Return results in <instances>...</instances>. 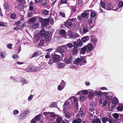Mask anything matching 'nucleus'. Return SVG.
<instances>
[{
	"mask_svg": "<svg viewBox=\"0 0 123 123\" xmlns=\"http://www.w3.org/2000/svg\"><path fill=\"white\" fill-rule=\"evenodd\" d=\"M118 6L115 5H111L110 7H107L106 9L107 10H113L115 11H117L118 12H120L122 9V7L123 6V2H120L118 4Z\"/></svg>",
	"mask_w": 123,
	"mask_h": 123,
	"instance_id": "nucleus-1",
	"label": "nucleus"
},
{
	"mask_svg": "<svg viewBox=\"0 0 123 123\" xmlns=\"http://www.w3.org/2000/svg\"><path fill=\"white\" fill-rule=\"evenodd\" d=\"M60 56L59 55L55 54L52 55L49 59L48 62L49 64L50 65L52 64L54 62L56 63L60 60Z\"/></svg>",
	"mask_w": 123,
	"mask_h": 123,
	"instance_id": "nucleus-2",
	"label": "nucleus"
},
{
	"mask_svg": "<svg viewBox=\"0 0 123 123\" xmlns=\"http://www.w3.org/2000/svg\"><path fill=\"white\" fill-rule=\"evenodd\" d=\"M96 20L95 18H90L88 20L87 25H88L91 28H92L96 23Z\"/></svg>",
	"mask_w": 123,
	"mask_h": 123,
	"instance_id": "nucleus-3",
	"label": "nucleus"
},
{
	"mask_svg": "<svg viewBox=\"0 0 123 123\" xmlns=\"http://www.w3.org/2000/svg\"><path fill=\"white\" fill-rule=\"evenodd\" d=\"M76 19H69L67 20L64 24L65 25L67 28H69L72 25V22L73 21L76 20Z\"/></svg>",
	"mask_w": 123,
	"mask_h": 123,
	"instance_id": "nucleus-4",
	"label": "nucleus"
},
{
	"mask_svg": "<svg viewBox=\"0 0 123 123\" xmlns=\"http://www.w3.org/2000/svg\"><path fill=\"white\" fill-rule=\"evenodd\" d=\"M68 49H65L64 45H62L57 47L56 48V50L61 53H63L65 51H66Z\"/></svg>",
	"mask_w": 123,
	"mask_h": 123,
	"instance_id": "nucleus-5",
	"label": "nucleus"
},
{
	"mask_svg": "<svg viewBox=\"0 0 123 123\" xmlns=\"http://www.w3.org/2000/svg\"><path fill=\"white\" fill-rule=\"evenodd\" d=\"M41 24L43 27H45L49 25V20L48 18L43 19L41 21Z\"/></svg>",
	"mask_w": 123,
	"mask_h": 123,
	"instance_id": "nucleus-6",
	"label": "nucleus"
},
{
	"mask_svg": "<svg viewBox=\"0 0 123 123\" xmlns=\"http://www.w3.org/2000/svg\"><path fill=\"white\" fill-rule=\"evenodd\" d=\"M103 94L105 95L106 98L108 99H111L114 96V94L112 92H104Z\"/></svg>",
	"mask_w": 123,
	"mask_h": 123,
	"instance_id": "nucleus-7",
	"label": "nucleus"
},
{
	"mask_svg": "<svg viewBox=\"0 0 123 123\" xmlns=\"http://www.w3.org/2000/svg\"><path fill=\"white\" fill-rule=\"evenodd\" d=\"M91 42L93 43L94 45L95 46L98 41V39L94 35H91L90 36Z\"/></svg>",
	"mask_w": 123,
	"mask_h": 123,
	"instance_id": "nucleus-8",
	"label": "nucleus"
},
{
	"mask_svg": "<svg viewBox=\"0 0 123 123\" xmlns=\"http://www.w3.org/2000/svg\"><path fill=\"white\" fill-rule=\"evenodd\" d=\"M92 28L88 25H87L83 27V32L84 33H86Z\"/></svg>",
	"mask_w": 123,
	"mask_h": 123,
	"instance_id": "nucleus-9",
	"label": "nucleus"
},
{
	"mask_svg": "<svg viewBox=\"0 0 123 123\" xmlns=\"http://www.w3.org/2000/svg\"><path fill=\"white\" fill-rule=\"evenodd\" d=\"M85 46L87 49V53L92 51L94 48L92 44L91 43H89Z\"/></svg>",
	"mask_w": 123,
	"mask_h": 123,
	"instance_id": "nucleus-10",
	"label": "nucleus"
},
{
	"mask_svg": "<svg viewBox=\"0 0 123 123\" xmlns=\"http://www.w3.org/2000/svg\"><path fill=\"white\" fill-rule=\"evenodd\" d=\"M43 114L46 117H48V116H50L52 118L56 116V115L53 112H44L43 113Z\"/></svg>",
	"mask_w": 123,
	"mask_h": 123,
	"instance_id": "nucleus-11",
	"label": "nucleus"
},
{
	"mask_svg": "<svg viewBox=\"0 0 123 123\" xmlns=\"http://www.w3.org/2000/svg\"><path fill=\"white\" fill-rule=\"evenodd\" d=\"M73 58L72 56L66 58L65 59V62L67 64H70L72 62Z\"/></svg>",
	"mask_w": 123,
	"mask_h": 123,
	"instance_id": "nucleus-12",
	"label": "nucleus"
},
{
	"mask_svg": "<svg viewBox=\"0 0 123 123\" xmlns=\"http://www.w3.org/2000/svg\"><path fill=\"white\" fill-rule=\"evenodd\" d=\"M89 10H86L85 12H83L80 15L83 18H84L87 16H88L89 15Z\"/></svg>",
	"mask_w": 123,
	"mask_h": 123,
	"instance_id": "nucleus-13",
	"label": "nucleus"
},
{
	"mask_svg": "<svg viewBox=\"0 0 123 123\" xmlns=\"http://www.w3.org/2000/svg\"><path fill=\"white\" fill-rule=\"evenodd\" d=\"M65 66V64L62 63L58 62L57 63V67L59 68L62 69Z\"/></svg>",
	"mask_w": 123,
	"mask_h": 123,
	"instance_id": "nucleus-14",
	"label": "nucleus"
},
{
	"mask_svg": "<svg viewBox=\"0 0 123 123\" xmlns=\"http://www.w3.org/2000/svg\"><path fill=\"white\" fill-rule=\"evenodd\" d=\"M4 8L6 11H8L9 10L10 7V5L7 2H6L4 4Z\"/></svg>",
	"mask_w": 123,
	"mask_h": 123,
	"instance_id": "nucleus-15",
	"label": "nucleus"
},
{
	"mask_svg": "<svg viewBox=\"0 0 123 123\" xmlns=\"http://www.w3.org/2000/svg\"><path fill=\"white\" fill-rule=\"evenodd\" d=\"M60 34L61 36L63 37L66 38H67L66 36V32L64 30L62 29L60 30Z\"/></svg>",
	"mask_w": 123,
	"mask_h": 123,
	"instance_id": "nucleus-16",
	"label": "nucleus"
},
{
	"mask_svg": "<svg viewBox=\"0 0 123 123\" xmlns=\"http://www.w3.org/2000/svg\"><path fill=\"white\" fill-rule=\"evenodd\" d=\"M37 19V17H35L31 18L28 20V22L30 24L33 23L35 22Z\"/></svg>",
	"mask_w": 123,
	"mask_h": 123,
	"instance_id": "nucleus-17",
	"label": "nucleus"
},
{
	"mask_svg": "<svg viewBox=\"0 0 123 123\" xmlns=\"http://www.w3.org/2000/svg\"><path fill=\"white\" fill-rule=\"evenodd\" d=\"M87 49L85 45L81 49V50L80 51V54H84L85 53L86 51V53H87Z\"/></svg>",
	"mask_w": 123,
	"mask_h": 123,
	"instance_id": "nucleus-18",
	"label": "nucleus"
},
{
	"mask_svg": "<svg viewBox=\"0 0 123 123\" xmlns=\"http://www.w3.org/2000/svg\"><path fill=\"white\" fill-rule=\"evenodd\" d=\"M112 104L116 105L119 103V101L117 98L116 97L114 98L111 101Z\"/></svg>",
	"mask_w": 123,
	"mask_h": 123,
	"instance_id": "nucleus-19",
	"label": "nucleus"
},
{
	"mask_svg": "<svg viewBox=\"0 0 123 123\" xmlns=\"http://www.w3.org/2000/svg\"><path fill=\"white\" fill-rule=\"evenodd\" d=\"M88 93H89V98L90 99H92V98H93L94 95V92L93 91H89Z\"/></svg>",
	"mask_w": 123,
	"mask_h": 123,
	"instance_id": "nucleus-20",
	"label": "nucleus"
},
{
	"mask_svg": "<svg viewBox=\"0 0 123 123\" xmlns=\"http://www.w3.org/2000/svg\"><path fill=\"white\" fill-rule=\"evenodd\" d=\"M65 48L66 49H68V48L70 49L73 47V44L72 43H68L67 44L64 45Z\"/></svg>",
	"mask_w": 123,
	"mask_h": 123,
	"instance_id": "nucleus-21",
	"label": "nucleus"
},
{
	"mask_svg": "<svg viewBox=\"0 0 123 123\" xmlns=\"http://www.w3.org/2000/svg\"><path fill=\"white\" fill-rule=\"evenodd\" d=\"M90 38V36H86L83 37L81 38V39L83 42H85L89 40Z\"/></svg>",
	"mask_w": 123,
	"mask_h": 123,
	"instance_id": "nucleus-22",
	"label": "nucleus"
},
{
	"mask_svg": "<svg viewBox=\"0 0 123 123\" xmlns=\"http://www.w3.org/2000/svg\"><path fill=\"white\" fill-rule=\"evenodd\" d=\"M81 63L83 64H86V58L85 57H82L80 58Z\"/></svg>",
	"mask_w": 123,
	"mask_h": 123,
	"instance_id": "nucleus-23",
	"label": "nucleus"
},
{
	"mask_svg": "<svg viewBox=\"0 0 123 123\" xmlns=\"http://www.w3.org/2000/svg\"><path fill=\"white\" fill-rule=\"evenodd\" d=\"M117 109L119 111H122L123 110V105L120 104L117 107Z\"/></svg>",
	"mask_w": 123,
	"mask_h": 123,
	"instance_id": "nucleus-24",
	"label": "nucleus"
},
{
	"mask_svg": "<svg viewBox=\"0 0 123 123\" xmlns=\"http://www.w3.org/2000/svg\"><path fill=\"white\" fill-rule=\"evenodd\" d=\"M72 43L73 47L74 48H77L78 47V43L76 41L72 42Z\"/></svg>",
	"mask_w": 123,
	"mask_h": 123,
	"instance_id": "nucleus-25",
	"label": "nucleus"
},
{
	"mask_svg": "<svg viewBox=\"0 0 123 123\" xmlns=\"http://www.w3.org/2000/svg\"><path fill=\"white\" fill-rule=\"evenodd\" d=\"M71 51L74 54H75L77 53L78 52V50L76 48H74L71 49Z\"/></svg>",
	"mask_w": 123,
	"mask_h": 123,
	"instance_id": "nucleus-26",
	"label": "nucleus"
},
{
	"mask_svg": "<svg viewBox=\"0 0 123 123\" xmlns=\"http://www.w3.org/2000/svg\"><path fill=\"white\" fill-rule=\"evenodd\" d=\"M92 123H101V122L99 119L97 118L94 119L92 121Z\"/></svg>",
	"mask_w": 123,
	"mask_h": 123,
	"instance_id": "nucleus-27",
	"label": "nucleus"
},
{
	"mask_svg": "<svg viewBox=\"0 0 123 123\" xmlns=\"http://www.w3.org/2000/svg\"><path fill=\"white\" fill-rule=\"evenodd\" d=\"M84 113V112L83 111H81L80 110V111L78 112L77 113V114H76V115L78 117H79V116H81L82 115H83Z\"/></svg>",
	"mask_w": 123,
	"mask_h": 123,
	"instance_id": "nucleus-28",
	"label": "nucleus"
},
{
	"mask_svg": "<svg viewBox=\"0 0 123 123\" xmlns=\"http://www.w3.org/2000/svg\"><path fill=\"white\" fill-rule=\"evenodd\" d=\"M10 16L12 19H14L16 18V15L15 13H12L11 14Z\"/></svg>",
	"mask_w": 123,
	"mask_h": 123,
	"instance_id": "nucleus-29",
	"label": "nucleus"
},
{
	"mask_svg": "<svg viewBox=\"0 0 123 123\" xmlns=\"http://www.w3.org/2000/svg\"><path fill=\"white\" fill-rule=\"evenodd\" d=\"M49 12V11H47V10H44L42 11V13L43 14L45 15H48Z\"/></svg>",
	"mask_w": 123,
	"mask_h": 123,
	"instance_id": "nucleus-30",
	"label": "nucleus"
},
{
	"mask_svg": "<svg viewBox=\"0 0 123 123\" xmlns=\"http://www.w3.org/2000/svg\"><path fill=\"white\" fill-rule=\"evenodd\" d=\"M94 92L95 96H97L98 97H100L101 96V93L99 91H95Z\"/></svg>",
	"mask_w": 123,
	"mask_h": 123,
	"instance_id": "nucleus-31",
	"label": "nucleus"
},
{
	"mask_svg": "<svg viewBox=\"0 0 123 123\" xmlns=\"http://www.w3.org/2000/svg\"><path fill=\"white\" fill-rule=\"evenodd\" d=\"M100 6H101L103 8L105 9L106 8L105 4V3L104 2L102 1V0H101L100 1Z\"/></svg>",
	"mask_w": 123,
	"mask_h": 123,
	"instance_id": "nucleus-32",
	"label": "nucleus"
},
{
	"mask_svg": "<svg viewBox=\"0 0 123 123\" xmlns=\"http://www.w3.org/2000/svg\"><path fill=\"white\" fill-rule=\"evenodd\" d=\"M81 122L80 119L78 118L77 119L74 120L73 121V123H81Z\"/></svg>",
	"mask_w": 123,
	"mask_h": 123,
	"instance_id": "nucleus-33",
	"label": "nucleus"
},
{
	"mask_svg": "<svg viewBox=\"0 0 123 123\" xmlns=\"http://www.w3.org/2000/svg\"><path fill=\"white\" fill-rule=\"evenodd\" d=\"M50 34L49 33H46L45 34L44 36V38L46 39H49L50 37Z\"/></svg>",
	"mask_w": 123,
	"mask_h": 123,
	"instance_id": "nucleus-34",
	"label": "nucleus"
},
{
	"mask_svg": "<svg viewBox=\"0 0 123 123\" xmlns=\"http://www.w3.org/2000/svg\"><path fill=\"white\" fill-rule=\"evenodd\" d=\"M43 37H42V38L40 40V42L39 43V46H42L43 45L44 41L43 39H42Z\"/></svg>",
	"mask_w": 123,
	"mask_h": 123,
	"instance_id": "nucleus-35",
	"label": "nucleus"
},
{
	"mask_svg": "<svg viewBox=\"0 0 123 123\" xmlns=\"http://www.w3.org/2000/svg\"><path fill=\"white\" fill-rule=\"evenodd\" d=\"M57 106L56 103L55 102H53L51 103L50 105V107H55Z\"/></svg>",
	"mask_w": 123,
	"mask_h": 123,
	"instance_id": "nucleus-36",
	"label": "nucleus"
},
{
	"mask_svg": "<svg viewBox=\"0 0 123 123\" xmlns=\"http://www.w3.org/2000/svg\"><path fill=\"white\" fill-rule=\"evenodd\" d=\"M22 82L25 84H27L28 83L29 81L28 80L25 79L24 78H22Z\"/></svg>",
	"mask_w": 123,
	"mask_h": 123,
	"instance_id": "nucleus-37",
	"label": "nucleus"
},
{
	"mask_svg": "<svg viewBox=\"0 0 123 123\" xmlns=\"http://www.w3.org/2000/svg\"><path fill=\"white\" fill-rule=\"evenodd\" d=\"M112 116L114 117L116 119H117L119 117V115L116 113L113 114Z\"/></svg>",
	"mask_w": 123,
	"mask_h": 123,
	"instance_id": "nucleus-38",
	"label": "nucleus"
},
{
	"mask_svg": "<svg viewBox=\"0 0 123 123\" xmlns=\"http://www.w3.org/2000/svg\"><path fill=\"white\" fill-rule=\"evenodd\" d=\"M91 17L90 18H94L96 16V13L94 12H91Z\"/></svg>",
	"mask_w": 123,
	"mask_h": 123,
	"instance_id": "nucleus-39",
	"label": "nucleus"
},
{
	"mask_svg": "<svg viewBox=\"0 0 123 123\" xmlns=\"http://www.w3.org/2000/svg\"><path fill=\"white\" fill-rule=\"evenodd\" d=\"M67 34L71 38H72L73 36V34L72 32L70 31H68L67 32Z\"/></svg>",
	"mask_w": 123,
	"mask_h": 123,
	"instance_id": "nucleus-40",
	"label": "nucleus"
},
{
	"mask_svg": "<svg viewBox=\"0 0 123 123\" xmlns=\"http://www.w3.org/2000/svg\"><path fill=\"white\" fill-rule=\"evenodd\" d=\"M65 117L68 118H69L70 117L71 115L70 113L67 112L65 113Z\"/></svg>",
	"mask_w": 123,
	"mask_h": 123,
	"instance_id": "nucleus-41",
	"label": "nucleus"
},
{
	"mask_svg": "<svg viewBox=\"0 0 123 123\" xmlns=\"http://www.w3.org/2000/svg\"><path fill=\"white\" fill-rule=\"evenodd\" d=\"M39 55L38 53L37 52H34L33 54V55L31 57V58H33L34 57H36L37 56Z\"/></svg>",
	"mask_w": 123,
	"mask_h": 123,
	"instance_id": "nucleus-42",
	"label": "nucleus"
},
{
	"mask_svg": "<svg viewBox=\"0 0 123 123\" xmlns=\"http://www.w3.org/2000/svg\"><path fill=\"white\" fill-rule=\"evenodd\" d=\"M108 120L107 118L106 117H103L102 118V122L104 123H106Z\"/></svg>",
	"mask_w": 123,
	"mask_h": 123,
	"instance_id": "nucleus-43",
	"label": "nucleus"
},
{
	"mask_svg": "<svg viewBox=\"0 0 123 123\" xmlns=\"http://www.w3.org/2000/svg\"><path fill=\"white\" fill-rule=\"evenodd\" d=\"M62 121V119L60 117H57L56 118V121L57 123H60Z\"/></svg>",
	"mask_w": 123,
	"mask_h": 123,
	"instance_id": "nucleus-44",
	"label": "nucleus"
},
{
	"mask_svg": "<svg viewBox=\"0 0 123 123\" xmlns=\"http://www.w3.org/2000/svg\"><path fill=\"white\" fill-rule=\"evenodd\" d=\"M65 82L64 81L62 80L61 82L59 85L64 88L65 86Z\"/></svg>",
	"mask_w": 123,
	"mask_h": 123,
	"instance_id": "nucleus-45",
	"label": "nucleus"
},
{
	"mask_svg": "<svg viewBox=\"0 0 123 123\" xmlns=\"http://www.w3.org/2000/svg\"><path fill=\"white\" fill-rule=\"evenodd\" d=\"M39 24L37 23L34 24L33 25V27L34 29H36L38 28Z\"/></svg>",
	"mask_w": 123,
	"mask_h": 123,
	"instance_id": "nucleus-46",
	"label": "nucleus"
},
{
	"mask_svg": "<svg viewBox=\"0 0 123 123\" xmlns=\"http://www.w3.org/2000/svg\"><path fill=\"white\" fill-rule=\"evenodd\" d=\"M45 30L44 29H42L40 32V33L41 35H43L45 34Z\"/></svg>",
	"mask_w": 123,
	"mask_h": 123,
	"instance_id": "nucleus-47",
	"label": "nucleus"
},
{
	"mask_svg": "<svg viewBox=\"0 0 123 123\" xmlns=\"http://www.w3.org/2000/svg\"><path fill=\"white\" fill-rule=\"evenodd\" d=\"M24 7L23 5L22 4H19L18 6V8L19 10H20L23 8Z\"/></svg>",
	"mask_w": 123,
	"mask_h": 123,
	"instance_id": "nucleus-48",
	"label": "nucleus"
},
{
	"mask_svg": "<svg viewBox=\"0 0 123 123\" xmlns=\"http://www.w3.org/2000/svg\"><path fill=\"white\" fill-rule=\"evenodd\" d=\"M46 0H42L41 1V5L44 6L46 4Z\"/></svg>",
	"mask_w": 123,
	"mask_h": 123,
	"instance_id": "nucleus-49",
	"label": "nucleus"
},
{
	"mask_svg": "<svg viewBox=\"0 0 123 123\" xmlns=\"http://www.w3.org/2000/svg\"><path fill=\"white\" fill-rule=\"evenodd\" d=\"M18 49H16L15 50L16 53H17V54H18L21 50V46H19L18 47Z\"/></svg>",
	"mask_w": 123,
	"mask_h": 123,
	"instance_id": "nucleus-50",
	"label": "nucleus"
},
{
	"mask_svg": "<svg viewBox=\"0 0 123 123\" xmlns=\"http://www.w3.org/2000/svg\"><path fill=\"white\" fill-rule=\"evenodd\" d=\"M6 23L2 22H0V26L3 27L6 26Z\"/></svg>",
	"mask_w": 123,
	"mask_h": 123,
	"instance_id": "nucleus-51",
	"label": "nucleus"
},
{
	"mask_svg": "<svg viewBox=\"0 0 123 123\" xmlns=\"http://www.w3.org/2000/svg\"><path fill=\"white\" fill-rule=\"evenodd\" d=\"M86 99L85 97L83 96H81L80 97V99L82 101H84Z\"/></svg>",
	"mask_w": 123,
	"mask_h": 123,
	"instance_id": "nucleus-52",
	"label": "nucleus"
},
{
	"mask_svg": "<svg viewBox=\"0 0 123 123\" xmlns=\"http://www.w3.org/2000/svg\"><path fill=\"white\" fill-rule=\"evenodd\" d=\"M81 92H82L84 94L86 95L89 92L86 90H84L82 91H81Z\"/></svg>",
	"mask_w": 123,
	"mask_h": 123,
	"instance_id": "nucleus-53",
	"label": "nucleus"
},
{
	"mask_svg": "<svg viewBox=\"0 0 123 123\" xmlns=\"http://www.w3.org/2000/svg\"><path fill=\"white\" fill-rule=\"evenodd\" d=\"M38 67H32L31 68V71H36L37 70Z\"/></svg>",
	"mask_w": 123,
	"mask_h": 123,
	"instance_id": "nucleus-54",
	"label": "nucleus"
},
{
	"mask_svg": "<svg viewBox=\"0 0 123 123\" xmlns=\"http://www.w3.org/2000/svg\"><path fill=\"white\" fill-rule=\"evenodd\" d=\"M6 55L5 52H2L1 53L0 56H1L2 57L4 58L5 57Z\"/></svg>",
	"mask_w": 123,
	"mask_h": 123,
	"instance_id": "nucleus-55",
	"label": "nucleus"
},
{
	"mask_svg": "<svg viewBox=\"0 0 123 123\" xmlns=\"http://www.w3.org/2000/svg\"><path fill=\"white\" fill-rule=\"evenodd\" d=\"M60 2L62 4H67V0H60Z\"/></svg>",
	"mask_w": 123,
	"mask_h": 123,
	"instance_id": "nucleus-56",
	"label": "nucleus"
},
{
	"mask_svg": "<svg viewBox=\"0 0 123 123\" xmlns=\"http://www.w3.org/2000/svg\"><path fill=\"white\" fill-rule=\"evenodd\" d=\"M33 96H34L32 95H31L29 96L28 98V101H31Z\"/></svg>",
	"mask_w": 123,
	"mask_h": 123,
	"instance_id": "nucleus-57",
	"label": "nucleus"
},
{
	"mask_svg": "<svg viewBox=\"0 0 123 123\" xmlns=\"http://www.w3.org/2000/svg\"><path fill=\"white\" fill-rule=\"evenodd\" d=\"M72 26L73 29L74 30L76 31L77 30V28L76 24H73V25H72Z\"/></svg>",
	"mask_w": 123,
	"mask_h": 123,
	"instance_id": "nucleus-58",
	"label": "nucleus"
},
{
	"mask_svg": "<svg viewBox=\"0 0 123 123\" xmlns=\"http://www.w3.org/2000/svg\"><path fill=\"white\" fill-rule=\"evenodd\" d=\"M31 68L30 67H28L27 68L25 69V71L26 72H29L30 71H31Z\"/></svg>",
	"mask_w": 123,
	"mask_h": 123,
	"instance_id": "nucleus-59",
	"label": "nucleus"
},
{
	"mask_svg": "<svg viewBox=\"0 0 123 123\" xmlns=\"http://www.w3.org/2000/svg\"><path fill=\"white\" fill-rule=\"evenodd\" d=\"M33 13L32 12H29L27 13V16L29 17H30L32 16Z\"/></svg>",
	"mask_w": 123,
	"mask_h": 123,
	"instance_id": "nucleus-60",
	"label": "nucleus"
},
{
	"mask_svg": "<svg viewBox=\"0 0 123 123\" xmlns=\"http://www.w3.org/2000/svg\"><path fill=\"white\" fill-rule=\"evenodd\" d=\"M76 62L78 63L79 64L81 62V60L80 58H77L76 60Z\"/></svg>",
	"mask_w": 123,
	"mask_h": 123,
	"instance_id": "nucleus-61",
	"label": "nucleus"
},
{
	"mask_svg": "<svg viewBox=\"0 0 123 123\" xmlns=\"http://www.w3.org/2000/svg\"><path fill=\"white\" fill-rule=\"evenodd\" d=\"M79 35L78 34H75L73 35V36L72 37L73 38L75 39L78 37L79 36Z\"/></svg>",
	"mask_w": 123,
	"mask_h": 123,
	"instance_id": "nucleus-62",
	"label": "nucleus"
},
{
	"mask_svg": "<svg viewBox=\"0 0 123 123\" xmlns=\"http://www.w3.org/2000/svg\"><path fill=\"white\" fill-rule=\"evenodd\" d=\"M76 8L74 6H73L71 8V11H72L74 12H76L77 11V10Z\"/></svg>",
	"mask_w": 123,
	"mask_h": 123,
	"instance_id": "nucleus-63",
	"label": "nucleus"
},
{
	"mask_svg": "<svg viewBox=\"0 0 123 123\" xmlns=\"http://www.w3.org/2000/svg\"><path fill=\"white\" fill-rule=\"evenodd\" d=\"M40 118V117L39 115H38L36 116L35 117V120H39Z\"/></svg>",
	"mask_w": 123,
	"mask_h": 123,
	"instance_id": "nucleus-64",
	"label": "nucleus"
}]
</instances>
